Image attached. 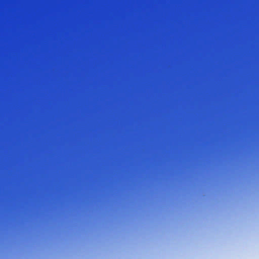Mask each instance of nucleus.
<instances>
[{
  "label": "nucleus",
  "instance_id": "f257e3e1",
  "mask_svg": "<svg viewBox=\"0 0 259 259\" xmlns=\"http://www.w3.org/2000/svg\"><path fill=\"white\" fill-rule=\"evenodd\" d=\"M28 228H0V229H28Z\"/></svg>",
  "mask_w": 259,
  "mask_h": 259
},
{
  "label": "nucleus",
  "instance_id": "f03ea898",
  "mask_svg": "<svg viewBox=\"0 0 259 259\" xmlns=\"http://www.w3.org/2000/svg\"><path fill=\"white\" fill-rule=\"evenodd\" d=\"M0 227H24V226H0Z\"/></svg>",
  "mask_w": 259,
  "mask_h": 259
}]
</instances>
